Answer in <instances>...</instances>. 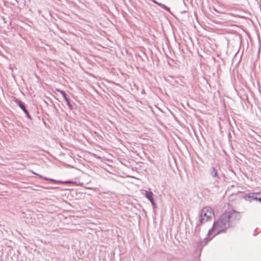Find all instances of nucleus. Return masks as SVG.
<instances>
[{"instance_id": "1", "label": "nucleus", "mask_w": 261, "mask_h": 261, "mask_svg": "<svg viewBox=\"0 0 261 261\" xmlns=\"http://www.w3.org/2000/svg\"><path fill=\"white\" fill-rule=\"evenodd\" d=\"M241 218L240 212L234 210L224 212L217 221L214 222L212 228L208 231L207 235H210L211 231L213 230L217 231L213 237L225 232L228 228L233 227Z\"/></svg>"}, {"instance_id": "2", "label": "nucleus", "mask_w": 261, "mask_h": 261, "mask_svg": "<svg viewBox=\"0 0 261 261\" xmlns=\"http://www.w3.org/2000/svg\"><path fill=\"white\" fill-rule=\"evenodd\" d=\"M214 213L211 207H205L202 209L200 214L199 221L203 223L212 218Z\"/></svg>"}, {"instance_id": "3", "label": "nucleus", "mask_w": 261, "mask_h": 261, "mask_svg": "<svg viewBox=\"0 0 261 261\" xmlns=\"http://www.w3.org/2000/svg\"><path fill=\"white\" fill-rule=\"evenodd\" d=\"M209 173L211 176L214 179V185L215 187H218L221 179V176L218 174V170L214 167H212L209 170Z\"/></svg>"}, {"instance_id": "4", "label": "nucleus", "mask_w": 261, "mask_h": 261, "mask_svg": "<svg viewBox=\"0 0 261 261\" xmlns=\"http://www.w3.org/2000/svg\"><path fill=\"white\" fill-rule=\"evenodd\" d=\"M15 102L17 104V105L21 108V109L23 111V112L25 113L26 117L29 118V119L31 120L32 117L31 115H30L29 111L28 110L25 108V103L22 102L21 100L16 98L15 100Z\"/></svg>"}, {"instance_id": "5", "label": "nucleus", "mask_w": 261, "mask_h": 261, "mask_svg": "<svg viewBox=\"0 0 261 261\" xmlns=\"http://www.w3.org/2000/svg\"><path fill=\"white\" fill-rule=\"evenodd\" d=\"M57 91L59 92L63 96L64 100L66 102V103L68 106V108L70 110H72L73 109V106L71 104L69 99L67 97V95H66L65 92L63 90H60V89H57Z\"/></svg>"}, {"instance_id": "6", "label": "nucleus", "mask_w": 261, "mask_h": 261, "mask_svg": "<svg viewBox=\"0 0 261 261\" xmlns=\"http://www.w3.org/2000/svg\"><path fill=\"white\" fill-rule=\"evenodd\" d=\"M256 194L257 192L247 194L244 196V199L247 201H249L250 202H251L252 200H256Z\"/></svg>"}, {"instance_id": "7", "label": "nucleus", "mask_w": 261, "mask_h": 261, "mask_svg": "<svg viewBox=\"0 0 261 261\" xmlns=\"http://www.w3.org/2000/svg\"><path fill=\"white\" fill-rule=\"evenodd\" d=\"M32 172L34 174H35L37 176H38L39 177H40V178H43V179H44L46 180H49V181H53V182H61L62 181H60V180H56L55 179H52V178H48V177H44L42 175L39 174H38V173H36L33 171H32Z\"/></svg>"}, {"instance_id": "8", "label": "nucleus", "mask_w": 261, "mask_h": 261, "mask_svg": "<svg viewBox=\"0 0 261 261\" xmlns=\"http://www.w3.org/2000/svg\"><path fill=\"white\" fill-rule=\"evenodd\" d=\"M144 193H142L143 194L145 195V197L149 200L153 198V193L151 191H147L146 190L143 191Z\"/></svg>"}, {"instance_id": "9", "label": "nucleus", "mask_w": 261, "mask_h": 261, "mask_svg": "<svg viewBox=\"0 0 261 261\" xmlns=\"http://www.w3.org/2000/svg\"><path fill=\"white\" fill-rule=\"evenodd\" d=\"M212 238L208 239L207 237L203 239V241L201 242V245H206L208 241H210Z\"/></svg>"}, {"instance_id": "10", "label": "nucleus", "mask_w": 261, "mask_h": 261, "mask_svg": "<svg viewBox=\"0 0 261 261\" xmlns=\"http://www.w3.org/2000/svg\"><path fill=\"white\" fill-rule=\"evenodd\" d=\"M161 7L162 9H163L164 10H165L169 12H170V8L169 7H168L167 6H166V5H165L164 4H162V5H161Z\"/></svg>"}, {"instance_id": "11", "label": "nucleus", "mask_w": 261, "mask_h": 261, "mask_svg": "<svg viewBox=\"0 0 261 261\" xmlns=\"http://www.w3.org/2000/svg\"><path fill=\"white\" fill-rule=\"evenodd\" d=\"M161 7L162 9H163L164 10H165L169 12H170V8L169 7H168L167 6H166V5H165L164 4H162V5H161Z\"/></svg>"}, {"instance_id": "12", "label": "nucleus", "mask_w": 261, "mask_h": 261, "mask_svg": "<svg viewBox=\"0 0 261 261\" xmlns=\"http://www.w3.org/2000/svg\"><path fill=\"white\" fill-rule=\"evenodd\" d=\"M256 197V200L261 202V192H257Z\"/></svg>"}, {"instance_id": "13", "label": "nucleus", "mask_w": 261, "mask_h": 261, "mask_svg": "<svg viewBox=\"0 0 261 261\" xmlns=\"http://www.w3.org/2000/svg\"><path fill=\"white\" fill-rule=\"evenodd\" d=\"M149 201L151 202V203L152 206H154L155 205V203L154 200L153 198H152L151 199H150Z\"/></svg>"}, {"instance_id": "14", "label": "nucleus", "mask_w": 261, "mask_h": 261, "mask_svg": "<svg viewBox=\"0 0 261 261\" xmlns=\"http://www.w3.org/2000/svg\"><path fill=\"white\" fill-rule=\"evenodd\" d=\"M152 2L154 3V4L158 5V2L156 1L155 0H152Z\"/></svg>"}, {"instance_id": "15", "label": "nucleus", "mask_w": 261, "mask_h": 261, "mask_svg": "<svg viewBox=\"0 0 261 261\" xmlns=\"http://www.w3.org/2000/svg\"><path fill=\"white\" fill-rule=\"evenodd\" d=\"M163 4L162 3H158V5L160 7H161V5H162Z\"/></svg>"}]
</instances>
